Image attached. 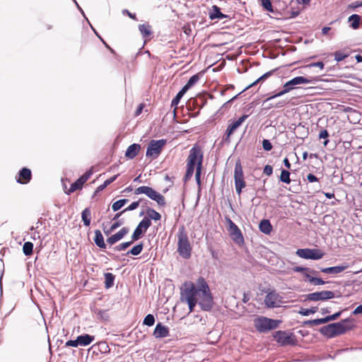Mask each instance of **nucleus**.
Here are the masks:
<instances>
[{"instance_id":"22","label":"nucleus","mask_w":362,"mask_h":362,"mask_svg":"<svg viewBox=\"0 0 362 362\" xmlns=\"http://www.w3.org/2000/svg\"><path fill=\"white\" fill-rule=\"evenodd\" d=\"M153 336L156 338H164L169 336V329L163 325L161 322H158L153 331Z\"/></svg>"},{"instance_id":"13","label":"nucleus","mask_w":362,"mask_h":362,"mask_svg":"<svg viewBox=\"0 0 362 362\" xmlns=\"http://www.w3.org/2000/svg\"><path fill=\"white\" fill-rule=\"evenodd\" d=\"M151 226V221L148 218H143L137 225L132 235V241L139 240Z\"/></svg>"},{"instance_id":"37","label":"nucleus","mask_w":362,"mask_h":362,"mask_svg":"<svg viewBox=\"0 0 362 362\" xmlns=\"http://www.w3.org/2000/svg\"><path fill=\"white\" fill-rule=\"evenodd\" d=\"M144 249V244L143 243H140L136 245H134L131 250H129L127 253L126 255H134L137 256L141 254Z\"/></svg>"},{"instance_id":"49","label":"nucleus","mask_w":362,"mask_h":362,"mask_svg":"<svg viewBox=\"0 0 362 362\" xmlns=\"http://www.w3.org/2000/svg\"><path fill=\"white\" fill-rule=\"evenodd\" d=\"M98 317L103 321H107L109 320V314L107 310H98L96 312Z\"/></svg>"},{"instance_id":"61","label":"nucleus","mask_w":362,"mask_h":362,"mask_svg":"<svg viewBox=\"0 0 362 362\" xmlns=\"http://www.w3.org/2000/svg\"><path fill=\"white\" fill-rule=\"evenodd\" d=\"M307 180L309 182H319V179L313 173H309L307 175Z\"/></svg>"},{"instance_id":"47","label":"nucleus","mask_w":362,"mask_h":362,"mask_svg":"<svg viewBox=\"0 0 362 362\" xmlns=\"http://www.w3.org/2000/svg\"><path fill=\"white\" fill-rule=\"evenodd\" d=\"M155 323V317L152 314H148L144 319L143 324L144 325L151 327Z\"/></svg>"},{"instance_id":"50","label":"nucleus","mask_w":362,"mask_h":362,"mask_svg":"<svg viewBox=\"0 0 362 362\" xmlns=\"http://www.w3.org/2000/svg\"><path fill=\"white\" fill-rule=\"evenodd\" d=\"M194 168H194L192 166H189V165H187V170H186V173H185V175L184 177L185 182H187L192 177L193 173L194 172Z\"/></svg>"},{"instance_id":"23","label":"nucleus","mask_w":362,"mask_h":362,"mask_svg":"<svg viewBox=\"0 0 362 362\" xmlns=\"http://www.w3.org/2000/svg\"><path fill=\"white\" fill-rule=\"evenodd\" d=\"M348 267H349V265L347 264H344L337 265V266H334V267L321 268L320 271L325 274H339V273L344 272Z\"/></svg>"},{"instance_id":"62","label":"nucleus","mask_w":362,"mask_h":362,"mask_svg":"<svg viewBox=\"0 0 362 362\" xmlns=\"http://www.w3.org/2000/svg\"><path fill=\"white\" fill-rule=\"evenodd\" d=\"M65 346H73V347L78 346L77 339H76L74 340H72V339L68 340L66 342Z\"/></svg>"},{"instance_id":"18","label":"nucleus","mask_w":362,"mask_h":362,"mask_svg":"<svg viewBox=\"0 0 362 362\" xmlns=\"http://www.w3.org/2000/svg\"><path fill=\"white\" fill-rule=\"evenodd\" d=\"M110 351V349L106 341H102L93 344L88 350L89 353L93 355H98L99 354H107Z\"/></svg>"},{"instance_id":"25","label":"nucleus","mask_w":362,"mask_h":362,"mask_svg":"<svg viewBox=\"0 0 362 362\" xmlns=\"http://www.w3.org/2000/svg\"><path fill=\"white\" fill-rule=\"evenodd\" d=\"M141 146L138 144H132L127 148L125 156L129 159L134 158L139 153Z\"/></svg>"},{"instance_id":"4","label":"nucleus","mask_w":362,"mask_h":362,"mask_svg":"<svg viewBox=\"0 0 362 362\" xmlns=\"http://www.w3.org/2000/svg\"><path fill=\"white\" fill-rule=\"evenodd\" d=\"M281 322L279 320L260 316L255 320L254 325L259 332L265 333L279 327Z\"/></svg>"},{"instance_id":"30","label":"nucleus","mask_w":362,"mask_h":362,"mask_svg":"<svg viewBox=\"0 0 362 362\" xmlns=\"http://www.w3.org/2000/svg\"><path fill=\"white\" fill-rule=\"evenodd\" d=\"M361 19L362 17L358 14L351 15L348 18V21L350 23V27L354 30L359 28Z\"/></svg>"},{"instance_id":"33","label":"nucleus","mask_w":362,"mask_h":362,"mask_svg":"<svg viewBox=\"0 0 362 362\" xmlns=\"http://www.w3.org/2000/svg\"><path fill=\"white\" fill-rule=\"evenodd\" d=\"M338 322L341 323L343 327H344L346 332L353 329L355 327L354 319L351 317L343 319Z\"/></svg>"},{"instance_id":"12","label":"nucleus","mask_w":362,"mask_h":362,"mask_svg":"<svg viewBox=\"0 0 362 362\" xmlns=\"http://www.w3.org/2000/svg\"><path fill=\"white\" fill-rule=\"evenodd\" d=\"M248 117H249L248 115H243L238 119L230 123L226 130L224 135H223V140L225 142L229 143L230 141L231 135L245 121V119Z\"/></svg>"},{"instance_id":"59","label":"nucleus","mask_w":362,"mask_h":362,"mask_svg":"<svg viewBox=\"0 0 362 362\" xmlns=\"http://www.w3.org/2000/svg\"><path fill=\"white\" fill-rule=\"evenodd\" d=\"M263 173L267 176H270L273 173V168L270 165H266L263 169Z\"/></svg>"},{"instance_id":"36","label":"nucleus","mask_w":362,"mask_h":362,"mask_svg":"<svg viewBox=\"0 0 362 362\" xmlns=\"http://www.w3.org/2000/svg\"><path fill=\"white\" fill-rule=\"evenodd\" d=\"M119 174H117L109 179H107L102 185H99L95 192V194L100 191H103L106 187H107L109 185H110L112 182L116 180V179L118 177Z\"/></svg>"},{"instance_id":"48","label":"nucleus","mask_w":362,"mask_h":362,"mask_svg":"<svg viewBox=\"0 0 362 362\" xmlns=\"http://www.w3.org/2000/svg\"><path fill=\"white\" fill-rule=\"evenodd\" d=\"M199 78H200L199 74H194L189 78V80L186 84L191 88L199 81Z\"/></svg>"},{"instance_id":"9","label":"nucleus","mask_w":362,"mask_h":362,"mask_svg":"<svg viewBox=\"0 0 362 362\" xmlns=\"http://www.w3.org/2000/svg\"><path fill=\"white\" fill-rule=\"evenodd\" d=\"M296 254L305 259L318 260L323 257L325 253L320 249L303 248L298 249Z\"/></svg>"},{"instance_id":"17","label":"nucleus","mask_w":362,"mask_h":362,"mask_svg":"<svg viewBox=\"0 0 362 362\" xmlns=\"http://www.w3.org/2000/svg\"><path fill=\"white\" fill-rule=\"evenodd\" d=\"M32 179V172L30 169L24 167L22 169L19 170L18 173L16 180L18 183L22 184V185H26Z\"/></svg>"},{"instance_id":"16","label":"nucleus","mask_w":362,"mask_h":362,"mask_svg":"<svg viewBox=\"0 0 362 362\" xmlns=\"http://www.w3.org/2000/svg\"><path fill=\"white\" fill-rule=\"evenodd\" d=\"M181 296L180 300L182 302H186L188 305L189 313L194 311V307L198 303L199 304V298L194 296V293L192 291L185 292V291H181Z\"/></svg>"},{"instance_id":"34","label":"nucleus","mask_w":362,"mask_h":362,"mask_svg":"<svg viewBox=\"0 0 362 362\" xmlns=\"http://www.w3.org/2000/svg\"><path fill=\"white\" fill-rule=\"evenodd\" d=\"M105 287L108 289L112 288L114 286L115 276L112 273H105Z\"/></svg>"},{"instance_id":"55","label":"nucleus","mask_w":362,"mask_h":362,"mask_svg":"<svg viewBox=\"0 0 362 362\" xmlns=\"http://www.w3.org/2000/svg\"><path fill=\"white\" fill-rule=\"evenodd\" d=\"M148 186H141L135 189L134 190V194H146V192L148 191Z\"/></svg>"},{"instance_id":"39","label":"nucleus","mask_w":362,"mask_h":362,"mask_svg":"<svg viewBox=\"0 0 362 362\" xmlns=\"http://www.w3.org/2000/svg\"><path fill=\"white\" fill-rule=\"evenodd\" d=\"M129 202V199H121L116 202H115L112 204V209L113 211L116 212L119 211L120 209H122L127 202Z\"/></svg>"},{"instance_id":"58","label":"nucleus","mask_w":362,"mask_h":362,"mask_svg":"<svg viewBox=\"0 0 362 362\" xmlns=\"http://www.w3.org/2000/svg\"><path fill=\"white\" fill-rule=\"evenodd\" d=\"M124 221L123 219L117 220L114 222L111 226H110V230H115L119 227H120L122 225H123Z\"/></svg>"},{"instance_id":"24","label":"nucleus","mask_w":362,"mask_h":362,"mask_svg":"<svg viewBox=\"0 0 362 362\" xmlns=\"http://www.w3.org/2000/svg\"><path fill=\"white\" fill-rule=\"evenodd\" d=\"M209 16L211 20H221L228 18V16L223 13L221 11V8L216 5L212 6L211 9L209 11Z\"/></svg>"},{"instance_id":"45","label":"nucleus","mask_w":362,"mask_h":362,"mask_svg":"<svg viewBox=\"0 0 362 362\" xmlns=\"http://www.w3.org/2000/svg\"><path fill=\"white\" fill-rule=\"evenodd\" d=\"M293 270L295 272L303 273V274H305V273H308V272H310V273H312V274H316L317 273L316 271H315L313 269H311L309 267H301V266H296V267H294L293 268Z\"/></svg>"},{"instance_id":"40","label":"nucleus","mask_w":362,"mask_h":362,"mask_svg":"<svg viewBox=\"0 0 362 362\" xmlns=\"http://www.w3.org/2000/svg\"><path fill=\"white\" fill-rule=\"evenodd\" d=\"M290 172L286 169H281L279 180L286 184H290L291 180L290 179Z\"/></svg>"},{"instance_id":"52","label":"nucleus","mask_w":362,"mask_h":362,"mask_svg":"<svg viewBox=\"0 0 362 362\" xmlns=\"http://www.w3.org/2000/svg\"><path fill=\"white\" fill-rule=\"evenodd\" d=\"M262 147L263 149L266 151H269L272 149V144L269 139H263L262 140Z\"/></svg>"},{"instance_id":"56","label":"nucleus","mask_w":362,"mask_h":362,"mask_svg":"<svg viewBox=\"0 0 362 362\" xmlns=\"http://www.w3.org/2000/svg\"><path fill=\"white\" fill-rule=\"evenodd\" d=\"M182 97L183 96L182 95L177 93L175 97L171 101V107H175L176 108Z\"/></svg>"},{"instance_id":"63","label":"nucleus","mask_w":362,"mask_h":362,"mask_svg":"<svg viewBox=\"0 0 362 362\" xmlns=\"http://www.w3.org/2000/svg\"><path fill=\"white\" fill-rule=\"evenodd\" d=\"M329 132L327 129H322L320 131V134H319V139H326L329 137Z\"/></svg>"},{"instance_id":"38","label":"nucleus","mask_w":362,"mask_h":362,"mask_svg":"<svg viewBox=\"0 0 362 362\" xmlns=\"http://www.w3.org/2000/svg\"><path fill=\"white\" fill-rule=\"evenodd\" d=\"M334 60L337 62H341L349 56V52L345 50L336 51L334 53Z\"/></svg>"},{"instance_id":"35","label":"nucleus","mask_w":362,"mask_h":362,"mask_svg":"<svg viewBox=\"0 0 362 362\" xmlns=\"http://www.w3.org/2000/svg\"><path fill=\"white\" fill-rule=\"evenodd\" d=\"M146 214L148 216L144 217V218H148L151 221V220H154L156 221H159L161 218V215L153 209L148 208L146 210Z\"/></svg>"},{"instance_id":"44","label":"nucleus","mask_w":362,"mask_h":362,"mask_svg":"<svg viewBox=\"0 0 362 362\" xmlns=\"http://www.w3.org/2000/svg\"><path fill=\"white\" fill-rule=\"evenodd\" d=\"M261 6L263 9L266 11H269L271 13L274 12V8L272 4V0H260Z\"/></svg>"},{"instance_id":"11","label":"nucleus","mask_w":362,"mask_h":362,"mask_svg":"<svg viewBox=\"0 0 362 362\" xmlns=\"http://www.w3.org/2000/svg\"><path fill=\"white\" fill-rule=\"evenodd\" d=\"M274 337L281 346L296 344L295 336L293 333L279 330L274 333Z\"/></svg>"},{"instance_id":"20","label":"nucleus","mask_w":362,"mask_h":362,"mask_svg":"<svg viewBox=\"0 0 362 362\" xmlns=\"http://www.w3.org/2000/svg\"><path fill=\"white\" fill-rule=\"evenodd\" d=\"M129 232V228L128 227L122 228L117 233L112 235L107 239V243L112 245L115 244L119 240H122L126 235H127Z\"/></svg>"},{"instance_id":"43","label":"nucleus","mask_w":362,"mask_h":362,"mask_svg":"<svg viewBox=\"0 0 362 362\" xmlns=\"http://www.w3.org/2000/svg\"><path fill=\"white\" fill-rule=\"evenodd\" d=\"M269 101L270 100H269L267 104L263 103V105H266L265 108L267 110H269V109L274 108H274H281V107H284L287 104V102L285 100L279 101L278 103H276L275 104L269 103Z\"/></svg>"},{"instance_id":"3","label":"nucleus","mask_w":362,"mask_h":362,"mask_svg":"<svg viewBox=\"0 0 362 362\" xmlns=\"http://www.w3.org/2000/svg\"><path fill=\"white\" fill-rule=\"evenodd\" d=\"M177 253L182 258L189 259L192 257V246L191 245L184 226L179 228L178 232L177 233Z\"/></svg>"},{"instance_id":"7","label":"nucleus","mask_w":362,"mask_h":362,"mask_svg":"<svg viewBox=\"0 0 362 362\" xmlns=\"http://www.w3.org/2000/svg\"><path fill=\"white\" fill-rule=\"evenodd\" d=\"M203 158L204 155L200 147L194 146L189 151L187 165L194 168L202 167Z\"/></svg>"},{"instance_id":"57","label":"nucleus","mask_w":362,"mask_h":362,"mask_svg":"<svg viewBox=\"0 0 362 362\" xmlns=\"http://www.w3.org/2000/svg\"><path fill=\"white\" fill-rule=\"evenodd\" d=\"M202 167H197L195 173V179L198 185H201V174Z\"/></svg>"},{"instance_id":"26","label":"nucleus","mask_w":362,"mask_h":362,"mask_svg":"<svg viewBox=\"0 0 362 362\" xmlns=\"http://www.w3.org/2000/svg\"><path fill=\"white\" fill-rule=\"evenodd\" d=\"M95 236L93 238L95 244L101 249H105L107 244L104 241L103 235L100 230H95L94 231Z\"/></svg>"},{"instance_id":"14","label":"nucleus","mask_w":362,"mask_h":362,"mask_svg":"<svg viewBox=\"0 0 362 362\" xmlns=\"http://www.w3.org/2000/svg\"><path fill=\"white\" fill-rule=\"evenodd\" d=\"M334 293L332 291H321L307 294L305 300L309 301H324L334 298Z\"/></svg>"},{"instance_id":"6","label":"nucleus","mask_w":362,"mask_h":362,"mask_svg":"<svg viewBox=\"0 0 362 362\" xmlns=\"http://www.w3.org/2000/svg\"><path fill=\"white\" fill-rule=\"evenodd\" d=\"M167 143L166 139L151 140L147 146L146 157L155 159L160 154L162 149Z\"/></svg>"},{"instance_id":"32","label":"nucleus","mask_w":362,"mask_h":362,"mask_svg":"<svg viewBox=\"0 0 362 362\" xmlns=\"http://www.w3.org/2000/svg\"><path fill=\"white\" fill-rule=\"evenodd\" d=\"M304 276L306 278V280L309 281L311 284L315 286L318 285H324L326 284V281H324L321 278L314 277L311 276L309 273H305ZM329 281H327L328 283Z\"/></svg>"},{"instance_id":"21","label":"nucleus","mask_w":362,"mask_h":362,"mask_svg":"<svg viewBox=\"0 0 362 362\" xmlns=\"http://www.w3.org/2000/svg\"><path fill=\"white\" fill-rule=\"evenodd\" d=\"M279 295L274 291L269 292L264 298V303L267 307L274 308L278 307V298Z\"/></svg>"},{"instance_id":"1","label":"nucleus","mask_w":362,"mask_h":362,"mask_svg":"<svg viewBox=\"0 0 362 362\" xmlns=\"http://www.w3.org/2000/svg\"><path fill=\"white\" fill-rule=\"evenodd\" d=\"M185 292L189 291L194 293V296L199 298V305L204 311H210L214 307V298L209 286L206 279L199 276L195 283L189 282L185 284Z\"/></svg>"},{"instance_id":"46","label":"nucleus","mask_w":362,"mask_h":362,"mask_svg":"<svg viewBox=\"0 0 362 362\" xmlns=\"http://www.w3.org/2000/svg\"><path fill=\"white\" fill-rule=\"evenodd\" d=\"M134 241H132V239L130 241L122 243L115 247H113L115 251H124L127 248H128L130 245L133 244Z\"/></svg>"},{"instance_id":"64","label":"nucleus","mask_w":362,"mask_h":362,"mask_svg":"<svg viewBox=\"0 0 362 362\" xmlns=\"http://www.w3.org/2000/svg\"><path fill=\"white\" fill-rule=\"evenodd\" d=\"M362 6V1H356L353 3H351L349 5V8H351L353 9H355L356 8Z\"/></svg>"},{"instance_id":"51","label":"nucleus","mask_w":362,"mask_h":362,"mask_svg":"<svg viewBox=\"0 0 362 362\" xmlns=\"http://www.w3.org/2000/svg\"><path fill=\"white\" fill-rule=\"evenodd\" d=\"M141 201H142V199H139L138 201L133 202L130 205H129L124 210L126 212V211H133V210L137 209Z\"/></svg>"},{"instance_id":"60","label":"nucleus","mask_w":362,"mask_h":362,"mask_svg":"<svg viewBox=\"0 0 362 362\" xmlns=\"http://www.w3.org/2000/svg\"><path fill=\"white\" fill-rule=\"evenodd\" d=\"M315 325L316 326L322 325V324H325V323H327L329 322L327 315L325 316V317L317 318V319H315Z\"/></svg>"},{"instance_id":"54","label":"nucleus","mask_w":362,"mask_h":362,"mask_svg":"<svg viewBox=\"0 0 362 362\" xmlns=\"http://www.w3.org/2000/svg\"><path fill=\"white\" fill-rule=\"evenodd\" d=\"M344 310H346V309L339 310V311H338V312H337V313H334L332 315H327L329 322L337 320L341 315L342 313Z\"/></svg>"},{"instance_id":"27","label":"nucleus","mask_w":362,"mask_h":362,"mask_svg":"<svg viewBox=\"0 0 362 362\" xmlns=\"http://www.w3.org/2000/svg\"><path fill=\"white\" fill-rule=\"evenodd\" d=\"M259 230L266 234L269 235L273 229L272 225L271 224L269 220L268 219H262L259 224Z\"/></svg>"},{"instance_id":"8","label":"nucleus","mask_w":362,"mask_h":362,"mask_svg":"<svg viewBox=\"0 0 362 362\" xmlns=\"http://www.w3.org/2000/svg\"><path fill=\"white\" fill-rule=\"evenodd\" d=\"M234 181L235 191L238 194H240L243 189L245 187L246 182L244 180L243 170L240 162L235 163L234 169Z\"/></svg>"},{"instance_id":"19","label":"nucleus","mask_w":362,"mask_h":362,"mask_svg":"<svg viewBox=\"0 0 362 362\" xmlns=\"http://www.w3.org/2000/svg\"><path fill=\"white\" fill-rule=\"evenodd\" d=\"M146 195L151 199L156 202L159 206H164L166 204L165 197L151 187H148Z\"/></svg>"},{"instance_id":"31","label":"nucleus","mask_w":362,"mask_h":362,"mask_svg":"<svg viewBox=\"0 0 362 362\" xmlns=\"http://www.w3.org/2000/svg\"><path fill=\"white\" fill-rule=\"evenodd\" d=\"M81 219L85 226L88 227L90 225L91 211L89 207H86L81 212Z\"/></svg>"},{"instance_id":"42","label":"nucleus","mask_w":362,"mask_h":362,"mask_svg":"<svg viewBox=\"0 0 362 362\" xmlns=\"http://www.w3.org/2000/svg\"><path fill=\"white\" fill-rule=\"evenodd\" d=\"M317 307H311L310 308H301L298 311V313L303 316H308L310 314H314L317 311Z\"/></svg>"},{"instance_id":"15","label":"nucleus","mask_w":362,"mask_h":362,"mask_svg":"<svg viewBox=\"0 0 362 362\" xmlns=\"http://www.w3.org/2000/svg\"><path fill=\"white\" fill-rule=\"evenodd\" d=\"M93 174L92 168L87 170L84 174L80 176L74 183L71 185L70 188L66 192L67 194L73 193L76 190L81 189L84 183L90 178Z\"/></svg>"},{"instance_id":"53","label":"nucleus","mask_w":362,"mask_h":362,"mask_svg":"<svg viewBox=\"0 0 362 362\" xmlns=\"http://www.w3.org/2000/svg\"><path fill=\"white\" fill-rule=\"evenodd\" d=\"M276 71V69L271 70L269 71L266 72L263 75H262L260 77L258 78V81L263 82L265 80H267L269 77H270L272 75L274 74V73Z\"/></svg>"},{"instance_id":"10","label":"nucleus","mask_w":362,"mask_h":362,"mask_svg":"<svg viewBox=\"0 0 362 362\" xmlns=\"http://www.w3.org/2000/svg\"><path fill=\"white\" fill-rule=\"evenodd\" d=\"M226 221L228 226V231L232 240L238 245L243 244L244 238L238 226L229 217H226Z\"/></svg>"},{"instance_id":"5","label":"nucleus","mask_w":362,"mask_h":362,"mask_svg":"<svg viewBox=\"0 0 362 362\" xmlns=\"http://www.w3.org/2000/svg\"><path fill=\"white\" fill-rule=\"evenodd\" d=\"M320 333L328 339L336 337L346 333L344 327L341 323L333 322L322 327L319 329Z\"/></svg>"},{"instance_id":"41","label":"nucleus","mask_w":362,"mask_h":362,"mask_svg":"<svg viewBox=\"0 0 362 362\" xmlns=\"http://www.w3.org/2000/svg\"><path fill=\"white\" fill-rule=\"evenodd\" d=\"M33 251V243L31 242H25L23 245V252L25 256H30Z\"/></svg>"},{"instance_id":"2","label":"nucleus","mask_w":362,"mask_h":362,"mask_svg":"<svg viewBox=\"0 0 362 362\" xmlns=\"http://www.w3.org/2000/svg\"><path fill=\"white\" fill-rule=\"evenodd\" d=\"M315 78L313 77H305L303 76H296L286 83H284L283 86L282 90L280 91L272 94L270 96H269L267 98L263 100L264 104H267L269 100H273L276 98L281 97L291 90L298 88L296 86L301 84H308V83H313L315 81Z\"/></svg>"},{"instance_id":"29","label":"nucleus","mask_w":362,"mask_h":362,"mask_svg":"<svg viewBox=\"0 0 362 362\" xmlns=\"http://www.w3.org/2000/svg\"><path fill=\"white\" fill-rule=\"evenodd\" d=\"M139 30L144 38H149L153 33L151 26L148 23L139 25Z\"/></svg>"},{"instance_id":"28","label":"nucleus","mask_w":362,"mask_h":362,"mask_svg":"<svg viewBox=\"0 0 362 362\" xmlns=\"http://www.w3.org/2000/svg\"><path fill=\"white\" fill-rule=\"evenodd\" d=\"M76 339L78 346H88L94 340L95 337L88 334H83L78 336Z\"/></svg>"}]
</instances>
